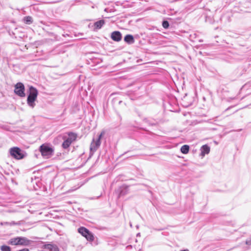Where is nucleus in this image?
<instances>
[{
	"instance_id": "nucleus-2",
	"label": "nucleus",
	"mask_w": 251,
	"mask_h": 251,
	"mask_svg": "<svg viewBox=\"0 0 251 251\" xmlns=\"http://www.w3.org/2000/svg\"><path fill=\"white\" fill-rule=\"evenodd\" d=\"M38 94V91L35 88L32 86L29 87V94L27 99V103L28 106L32 108H34L35 105V101L37 99Z\"/></svg>"
},
{
	"instance_id": "nucleus-26",
	"label": "nucleus",
	"mask_w": 251,
	"mask_h": 251,
	"mask_svg": "<svg viewBox=\"0 0 251 251\" xmlns=\"http://www.w3.org/2000/svg\"><path fill=\"white\" fill-rule=\"evenodd\" d=\"M14 93H16V85H15V89L14 90Z\"/></svg>"
},
{
	"instance_id": "nucleus-10",
	"label": "nucleus",
	"mask_w": 251,
	"mask_h": 251,
	"mask_svg": "<svg viewBox=\"0 0 251 251\" xmlns=\"http://www.w3.org/2000/svg\"><path fill=\"white\" fill-rule=\"evenodd\" d=\"M78 232L81 235H92L89 230L84 227H80L78 229Z\"/></svg>"
},
{
	"instance_id": "nucleus-3",
	"label": "nucleus",
	"mask_w": 251,
	"mask_h": 251,
	"mask_svg": "<svg viewBox=\"0 0 251 251\" xmlns=\"http://www.w3.org/2000/svg\"><path fill=\"white\" fill-rule=\"evenodd\" d=\"M104 134L105 131H102L98 137L93 138L90 146V152L91 155H93L100 147L101 144L100 140Z\"/></svg>"
},
{
	"instance_id": "nucleus-4",
	"label": "nucleus",
	"mask_w": 251,
	"mask_h": 251,
	"mask_svg": "<svg viewBox=\"0 0 251 251\" xmlns=\"http://www.w3.org/2000/svg\"><path fill=\"white\" fill-rule=\"evenodd\" d=\"M76 139V135L73 133H70L68 135V137L65 140L62 144V147L64 149H67L71 144Z\"/></svg>"
},
{
	"instance_id": "nucleus-20",
	"label": "nucleus",
	"mask_w": 251,
	"mask_h": 251,
	"mask_svg": "<svg viewBox=\"0 0 251 251\" xmlns=\"http://www.w3.org/2000/svg\"><path fill=\"white\" fill-rule=\"evenodd\" d=\"M12 224L14 225V223H9L8 222H1L0 223V225L1 226H8V225H11Z\"/></svg>"
},
{
	"instance_id": "nucleus-25",
	"label": "nucleus",
	"mask_w": 251,
	"mask_h": 251,
	"mask_svg": "<svg viewBox=\"0 0 251 251\" xmlns=\"http://www.w3.org/2000/svg\"><path fill=\"white\" fill-rule=\"evenodd\" d=\"M180 251H189L188 249L182 250Z\"/></svg>"
},
{
	"instance_id": "nucleus-6",
	"label": "nucleus",
	"mask_w": 251,
	"mask_h": 251,
	"mask_svg": "<svg viewBox=\"0 0 251 251\" xmlns=\"http://www.w3.org/2000/svg\"><path fill=\"white\" fill-rule=\"evenodd\" d=\"M42 248L48 251H59L57 247L55 245L52 244H45Z\"/></svg>"
},
{
	"instance_id": "nucleus-19",
	"label": "nucleus",
	"mask_w": 251,
	"mask_h": 251,
	"mask_svg": "<svg viewBox=\"0 0 251 251\" xmlns=\"http://www.w3.org/2000/svg\"><path fill=\"white\" fill-rule=\"evenodd\" d=\"M162 25L165 28H167L169 26V24L167 21H164L162 23Z\"/></svg>"
},
{
	"instance_id": "nucleus-23",
	"label": "nucleus",
	"mask_w": 251,
	"mask_h": 251,
	"mask_svg": "<svg viewBox=\"0 0 251 251\" xmlns=\"http://www.w3.org/2000/svg\"><path fill=\"white\" fill-rule=\"evenodd\" d=\"M18 251H29L28 249L25 248L22 250H19Z\"/></svg>"
},
{
	"instance_id": "nucleus-14",
	"label": "nucleus",
	"mask_w": 251,
	"mask_h": 251,
	"mask_svg": "<svg viewBox=\"0 0 251 251\" xmlns=\"http://www.w3.org/2000/svg\"><path fill=\"white\" fill-rule=\"evenodd\" d=\"M10 154L16 158V147H13L10 150Z\"/></svg>"
},
{
	"instance_id": "nucleus-11",
	"label": "nucleus",
	"mask_w": 251,
	"mask_h": 251,
	"mask_svg": "<svg viewBox=\"0 0 251 251\" xmlns=\"http://www.w3.org/2000/svg\"><path fill=\"white\" fill-rule=\"evenodd\" d=\"M104 21L103 20H101L95 23L94 26L96 28L100 29L104 25Z\"/></svg>"
},
{
	"instance_id": "nucleus-13",
	"label": "nucleus",
	"mask_w": 251,
	"mask_h": 251,
	"mask_svg": "<svg viewBox=\"0 0 251 251\" xmlns=\"http://www.w3.org/2000/svg\"><path fill=\"white\" fill-rule=\"evenodd\" d=\"M181 152L183 154H187L189 151V147L188 145H183L180 149Z\"/></svg>"
},
{
	"instance_id": "nucleus-9",
	"label": "nucleus",
	"mask_w": 251,
	"mask_h": 251,
	"mask_svg": "<svg viewBox=\"0 0 251 251\" xmlns=\"http://www.w3.org/2000/svg\"><path fill=\"white\" fill-rule=\"evenodd\" d=\"M201 155L203 157L205 154H207L209 153L210 147L207 145H203L201 148Z\"/></svg>"
},
{
	"instance_id": "nucleus-7",
	"label": "nucleus",
	"mask_w": 251,
	"mask_h": 251,
	"mask_svg": "<svg viewBox=\"0 0 251 251\" xmlns=\"http://www.w3.org/2000/svg\"><path fill=\"white\" fill-rule=\"evenodd\" d=\"M111 37L113 40L119 42L122 39V35L119 31H114L111 33Z\"/></svg>"
},
{
	"instance_id": "nucleus-22",
	"label": "nucleus",
	"mask_w": 251,
	"mask_h": 251,
	"mask_svg": "<svg viewBox=\"0 0 251 251\" xmlns=\"http://www.w3.org/2000/svg\"><path fill=\"white\" fill-rule=\"evenodd\" d=\"M13 240H14V241L11 242V244L13 245H16V238H14Z\"/></svg>"
},
{
	"instance_id": "nucleus-18",
	"label": "nucleus",
	"mask_w": 251,
	"mask_h": 251,
	"mask_svg": "<svg viewBox=\"0 0 251 251\" xmlns=\"http://www.w3.org/2000/svg\"><path fill=\"white\" fill-rule=\"evenodd\" d=\"M32 18L31 17L27 16L25 18V21L27 24H29L31 22Z\"/></svg>"
},
{
	"instance_id": "nucleus-5",
	"label": "nucleus",
	"mask_w": 251,
	"mask_h": 251,
	"mask_svg": "<svg viewBox=\"0 0 251 251\" xmlns=\"http://www.w3.org/2000/svg\"><path fill=\"white\" fill-rule=\"evenodd\" d=\"M17 95L21 97H25V86L22 83H17Z\"/></svg>"
},
{
	"instance_id": "nucleus-17",
	"label": "nucleus",
	"mask_w": 251,
	"mask_h": 251,
	"mask_svg": "<svg viewBox=\"0 0 251 251\" xmlns=\"http://www.w3.org/2000/svg\"><path fill=\"white\" fill-rule=\"evenodd\" d=\"M86 238V239L90 242H92L95 240V237L94 236H84Z\"/></svg>"
},
{
	"instance_id": "nucleus-21",
	"label": "nucleus",
	"mask_w": 251,
	"mask_h": 251,
	"mask_svg": "<svg viewBox=\"0 0 251 251\" xmlns=\"http://www.w3.org/2000/svg\"><path fill=\"white\" fill-rule=\"evenodd\" d=\"M246 244L247 245H251V237L247 239L246 241Z\"/></svg>"
},
{
	"instance_id": "nucleus-8",
	"label": "nucleus",
	"mask_w": 251,
	"mask_h": 251,
	"mask_svg": "<svg viewBox=\"0 0 251 251\" xmlns=\"http://www.w3.org/2000/svg\"><path fill=\"white\" fill-rule=\"evenodd\" d=\"M27 155L26 153L17 147V159H22Z\"/></svg>"
},
{
	"instance_id": "nucleus-16",
	"label": "nucleus",
	"mask_w": 251,
	"mask_h": 251,
	"mask_svg": "<svg viewBox=\"0 0 251 251\" xmlns=\"http://www.w3.org/2000/svg\"><path fill=\"white\" fill-rule=\"evenodd\" d=\"M1 251H10V248L7 246H2L0 248Z\"/></svg>"
},
{
	"instance_id": "nucleus-24",
	"label": "nucleus",
	"mask_w": 251,
	"mask_h": 251,
	"mask_svg": "<svg viewBox=\"0 0 251 251\" xmlns=\"http://www.w3.org/2000/svg\"><path fill=\"white\" fill-rule=\"evenodd\" d=\"M126 193H123V191H121L120 195H125Z\"/></svg>"
},
{
	"instance_id": "nucleus-27",
	"label": "nucleus",
	"mask_w": 251,
	"mask_h": 251,
	"mask_svg": "<svg viewBox=\"0 0 251 251\" xmlns=\"http://www.w3.org/2000/svg\"><path fill=\"white\" fill-rule=\"evenodd\" d=\"M136 235L137 236L140 235V233H138Z\"/></svg>"
},
{
	"instance_id": "nucleus-12",
	"label": "nucleus",
	"mask_w": 251,
	"mask_h": 251,
	"mask_svg": "<svg viewBox=\"0 0 251 251\" xmlns=\"http://www.w3.org/2000/svg\"><path fill=\"white\" fill-rule=\"evenodd\" d=\"M124 40L129 44L133 43L134 42L133 37L131 35H126L125 37Z\"/></svg>"
},
{
	"instance_id": "nucleus-15",
	"label": "nucleus",
	"mask_w": 251,
	"mask_h": 251,
	"mask_svg": "<svg viewBox=\"0 0 251 251\" xmlns=\"http://www.w3.org/2000/svg\"><path fill=\"white\" fill-rule=\"evenodd\" d=\"M27 242L24 239H19L17 242V246L19 245L26 244Z\"/></svg>"
},
{
	"instance_id": "nucleus-1",
	"label": "nucleus",
	"mask_w": 251,
	"mask_h": 251,
	"mask_svg": "<svg viewBox=\"0 0 251 251\" xmlns=\"http://www.w3.org/2000/svg\"><path fill=\"white\" fill-rule=\"evenodd\" d=\"M42 156L44 158L48 159L52 157L54 154V148L48 144H44L39 148Z\"/></svg>"
}]
</instances>
